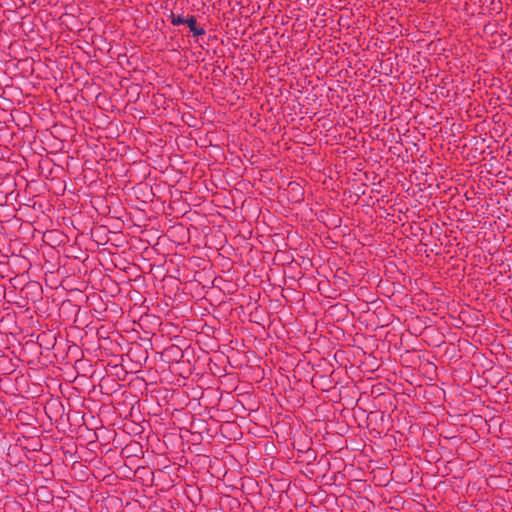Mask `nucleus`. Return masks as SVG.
I'll list each match as a JSON object with an SVG mask.
<instances>
[{"label": "nucleus", "instance_id": "20e7f679", "mask_svg": "<svg viewBox=\"0 0 512 512\" xmlns=\"http://www.w3.org/2000/svg\"><path fill=\"white\" fill-rule=\"evenodd\" d=\"M69 455L70 459L75 463L76 462V458H75V452L72 453V452H67L66 455Z\"/></svg>", "mask_w": 512, "mask_h": 512}, {"label": "nucleus", "instance_id": "f03ea898", "mask_svg": "<svg viewBox=\"0 0 512 512\" xmlns=\"http://www.w3.org/2000/svg\"><path fill=\"white\" fill-rule=\"evenodd\" d=\"M171 24L174 26H179L182 24H186V19L183 15H175L173 12L170 14Z\"/></svg>", "mask_w": 512, "mask_h": 512}, {"label": "nucleus", "instance_id": "39448f33", "mask_svg": "<svg viewBox=\"0 0 512 512\" xmlns=\"http://www.w3.org/2000/svg\"><path fill=\"white\" fill-rule=\"evenodd\" d=\"M431 459L432 460H437V458L435 456H431Z\"/></svg>", "mask_w": 512, "mask_h": 512}, {"label": "nucleus", "instance_id": "f257e3e1", "mask_svg": "<svg viewBox=\"0 0 512 512\" xmlns=\"http://www.w3.org/2000/svg\"><path fill=\"white\" fill-rule=\"evenodd\" d=\"M186 24L188 25L190 32L192 35L195 36H202L206 33L205 29L203 27H199L197 25L196 18L194 16H189L186 19Z\"/></svg>", "mask_w": 512, "mask_h": 512}, {"label": "nucleus", "instance_id": "7ed1b4c3", "mask_svg": "<svg viewBox=\"0 0 512 512\" xmlns=\"http://www.w3.org/2000/svg\"><path fill=\"white\" fill-rule=\"evenodd\" d=\"M311 450H298V458L301 459L302 461H307V463H309L311 461V459H315L316 456L313 454V455H307Z\"/></svg>", "mask_w": 512, "mask_h": 512}]
</instances>
